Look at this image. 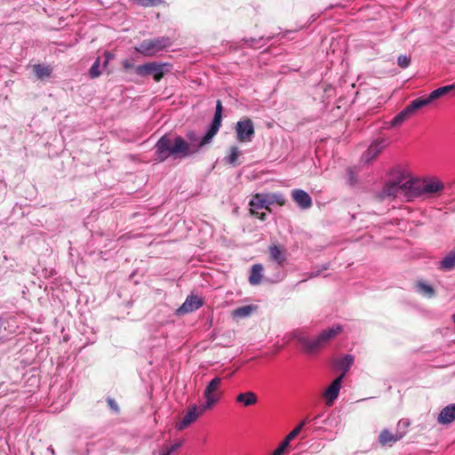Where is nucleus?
Here are the masks:
<instances>
[{"instance_id": "f257e3e1", "label": "nucleus", "mask_w": 455, "mask_h": 455, "mask_svg": "<svg viewBox=\"0 0 455 455\" xmlns=\"http://www.w3.org/2000/svg\"><path fill=\"white\" fill-rule=\"evenodd\" d=\"M155 148L159 162L171 156L181 159L193 156L192 147L187 144L185 138L176 134H164L158 140Z\"/></svg>"}, {"instance_id": "f03ea898", "label": "nucleus", "mask_w": 455, "mask_h": 455, "mask_svg": "<svg viewBox=\"0 0 455 455\" xmlns=\"http://www.w3.org/2000/svg\"><path fill=\"white\" fill-rule=\"evenodd\" d=\"M222 111V103L220 100H218L216 102L214 117L206 134L201 139L197 137L195 132H189L186 134L185 140L187 144L192 147L193 155L199 152L200 148H202L204 146L209 144L212 138L217 134L221 126Z\"/></svg>"}, {"instance_id": "7ed1b4c3", "label": "nucleus", "mask_w": 455, "mask_h": 455, "mask_svg": "<svg viewBox=\"0 0 455 455\" xmlns=\"http://www.w3.org/2000/svg\"><path fill=\"white\" fill-rule=\"evenodd\" d=\"M342 331L340 325L332 326L330 329L323 330L316 338L310 339L301 336L299 342L303 347V350L307 354H315L323 349L331 339L336 338Z\"/></svg>"}, {"instance_id": "20e7f679", "label": "nucleus", "mask_w": 455, "mask_h": 455, "mask_svg": "<svg viewBox=\"0 0 455 455\" xmlns=\"http://www.w3.org/2000/svg\"><path fill=\"white\" fill-rule=\"evenodd\" d=\"M411 196L412 200L416 197L436 196L444 189L443 183L436 177H427L423 179H411Z\"/></svg>"}, {"instance_id": "39448f33", "label": "nucleus", "mask_w": 455, "mask_h": 455, "mask_svg": "<svg viewBox=\"0 0 455 455\" xmlns=\"http://www.w3.org/2000/svg\"><path fill=\"white\" fill-rule=\"evenodd\" d=\"M411 179H407L403 174L399 175L395 180L389 181L383 188L385 196H404L407 201H411Z\"/></svg>"}, {"instance_id": "423d86ee", "label": "nucleus", "mask_w": 455, "mask_h": 455, "mask_svg": "<svg viewBox=\"0 0 455 455\" xmlns=\"http://www.w3.org/2000/svg\"><path fill=\"white\" fill-rule=\"evenodd\" d=\"M276 204L283 206L286 204L285 196L281 193L256 194L252 196L250 205L252 208L266 209L270 212V205Z\"/></svg>"}, {"instance_id": "0eeeda50", "label": "nucleus", "mask_w": 455, "mask_h": 455, "mask_svg": "<svg viewBox=\"0 0 455 455\" xmlns=\"http://www.w3.org/2000/svg\"><path fill=\"white\" fill-rule=\"evenodd\" d=\"M171 44L172 41L169 37L162 36L143 40L135 49L144 56H153L158 52L171 46Z\"/></svg>"}, {"instance_id": "6e6552de", "label": "nucleus", "mask_w": 455, "mask_h": 455, "mask_svg": "<svg viewBox=\"0 0 455 455\" xmlns=\"http://www.w3.org/2000/svg\"><path fill=\"white\" fill-rule=\"evenodd\" d=\"M172 66L168 63L148 62L135 68L139 76H152L156 82H160L164 74L170 72Z\"/></svg>"}, {"instance_id": "1a4fd4ad", "label": "nucleus", "mask_w": 455, "mask_h": 455, "mask_svg": "<svg viewBox=\"0 0 455 455\" xmlns=\"http://www.w3.org/2000/svg\"><path fill=\"white\" fill-rule=\"evenodd\" d=\"M222 379L220 377L212 379L204 391V397L205 403L203 404V410H210L220 398L221 393L219 388L221 385Z\"/></svg>"}, {"instance_id": "9d476101", "label": "nucleus", "mask_w": 455, "mask_h": 455, "mask_svg": "<svg viewBox=\"0 0 455 455\" xmlns=\"http://www.w3.org/2000/svg\"><path fill=\"white\" fill-rule=\"evenodd\" d=\"M236 139L240 142H250L255 133L253 122L245 117L236 123L235 125Z\"/></svg>"}, {"instance_id": "9b49d317", "label": "nucleus", "mask_w": 455, "mask_h": 455, "mask_svg": "<svg viewBox=\"0 0 455 455\" xmlns=\"http://www.w3.org/2000/svg\"><path fill=\"white\" fill-rule=\"evenodd\" d=\"M207 410H203V404L198 407L196 404L190 405L188 409L187 413L184 415L182 419L176 424V428L178 430H183L192 423L196 421V419L204 414Z\"/></svg>"}, {"instance_id": "f8f14e48", "label": "nucleus", "mask_w": 455, "mask_h": 455, "mask_svg": "<svg viewBox=\"0 0 455 455\" xmlns=\"http://www.w3.org/2000/svg\"><path fill=\"white\" fill-rule=\"evenodd\" d=\"M342 379H343V374H341L338 378H336L324 391L323 395L326 399L327 405H331L333 403L334 400L338 397L340 387H341Z\"/></svg>"}, {"instance_id": "ddd939ff", "label": "nucleus", "mask_w": 455, "mask_h": 455, "mask_svg": "<svg viewBox=\"0 0 455 455\" xmlns=\"http://www.w3.org/2000/svg\"><path fill=\"white\" fill-rule=\"evenodd\" d=\"M203 299L195 295H189L182 306L178 309V314L184 315L193 312L203 306Z\"/></svg>"}, {"instance_id": "4468645a", "label": "nucleus", "mask_w": 455, "mask_h": 455, "mask_svg": "<svg viewBox=\"0 0 455 455\" xmlns=\"http://www.w3.org/2000/svg\"><path fill=\"white\" fill-rule=\"evenodd\" d=\"M268 252L270 259L276 262L279 266H283L287 259L286 250L282 245H270Z\"/></svg>"}, {"instance_id": "2eb2a0df", "label": "nucleus", "mask_w": 455, "mask_h": 455, "mask_svg": "<svg viewBox=\"0 0 455 455\" xmlns=\"http://www.w3.org/2000/svg\"><path fill=\"white\" fill-rule=\"evenodd\" d=\"M293 201L302 209H308L312 206V199L310 196L301 189H294L291 191Z\"/></svg>"}, {"instance_id": "dca6fc26", "label": "nucleus", "mask_w": 455, "mask_h": 455, "mask_svg": "<svg viewBox=\"0 0 455 455\" xmlns=\"http://www.w3.org/2000/svg\"><path fill=\"white\" fill-rule=\"evenodd\" d=\"M455 419V403L444 407L439 413L438 422L440 424H450Z\"/></svg>"}, {"instance_id": "f3484780", "label": "nucleus", "mask_w": 455, "mask_h": 455, "mask_svg": "<svg viewBox=\"0 0 455 455\" xmlns=\"http://www.w3.org/2000/svg\"><path fill=\"white\" fill-rule=\"evenodd\" d=\"M384 148V140L375 141L371 143L364 154L366 162H369L377 157L382 152Z\"/></svg>"}, {"instance_id": "a211bd4d", "label": "nucleus", "mask_w": 455, "mask_h": 455, "mask_svg": "<svg viewBox=\"0 0 455 455\" xmlns=\"http://www.w3.org/2000/svg\"><path fill=\"white\" fill-rule=\"evenodd\" d=\"M236 402L243 404L244 406H251L257 403L258 396L252 391L241 393L236 396Z\"/></svg>"}, {"instance_id": "6ab92c4d", "label": "nucleus", "mask_w": 455, "mask_h": 455, "mask_svg": "<svg viewBox=\"0 0 455 455\" xmlns=\"http://www.w3.org/2000/svg\"><path fill=\"white\" fill-rule=\"evenodd\" d=\"M455 268V249L451 251L440 262L438 269L451 271Z\"/></svg>"}, {"instance_id": "aec40b11", "label": "nucleus", "mask_w": 455, "mask_h": 455, "mask_svg": "<svg viewBox=\"0 0 455 455\" xmlns=\"http://www.w3.org/2000/svg\"><path fill=\"white\" fill-rule=\"evenodd\" d=\"M403 435L401 434H391L388 430L384 429L380 432L379 435V442L382 446H385L391 443H395L402 439Z\"/></svg>"}, {"instance_id": "412c9836", "label": "nucleus", "mask_w": 455, "mask_h": 455, "mask_svg": "<svg viewBox=\"0 0 455 455\" xmlns=\"http://www.w3.org/2000/svg\"><path fill=\"white\" fill-rule=\"evenodd\" d=\"M432 103V100L429 99V96L419 97L411 101L409 105H407L408 108L411 109V112L413 116L416 114L418 110L420 108L429 105Z\"/></svg>"}, {"instance_id": "4be33fe9", "label": "nucleus", "mask_w": 455, "mask_h": 455, "mask_svg": "<svg viewBox=\"0 0 455 455\" xmlns=\"http://www.w3.org/2000/svg\"><path fill=\"white\" fill-rule=\"evenodd\" d=\"M432 103V100L429 99V96L419 97L411 101L409 105H407L408 108L411 109V112L413 116L416 114L418 110L420 108L429 105Z\"/></svg>"}, {"instance_id": "5701e85b", "label": "nucleus", "mask_w": 455, "mask_h": 455, "mask_svg": "<svg viewBox=\"0 0 455 455\" xmlns=\"http://www.w3.org/2000/svg\"><path fill=\"white\" fill-rule=\"evenodd\" d=\"M413 116L411 109L406 106L400 113H398L391 121L390 126L395 127L401 125L404 121Z\"/></svg>"}, {"instance_id": "b1692460", "label": "nucleus", "mask_w": 455, "mask_h": 455, "mask_svg": "<svg viewBox=\"0 0 455 455\" xmlns=\"http://www.w3.org/2000/svg\"><path fill=\"white\" fill-rule=\"evenodd\" d=\"M451 92H455V84H449L445 86H442L434 90L428 96L429 99L433 101L440 99L441 97L450 93Z\"/></svg>"}, {"instance_id": "393cba45", "label": "nucleus", "mask_w": 455, "mask_h": 455, "mask_svg": "<svg viewBox=\"0 0 455 455\" xmlns=\"http://www.w3.org/2000/svg\"><path fill=\"white\" fill-rule=\"evenodd\" d=\"M263 267L260 264H255L251 267V275L249 277V282L251 284L256 285L261 282Z\"/></svg>"}, {"instance_id": "a878e982", "label": "nucleus", "mask_w": 455, "mask_h": 455, "mask_svg": "<svg viewBox=\"0 0 455 455\" xmlns=\"http://www.w3.org/2000/svg\"><path fill=\"white\" fill-rule=\"evenodd\" d=\"M256 307L251 305L243 306L232 311L233 317L244 318L249 316Z\"/></svg>"}, {"instance_id": "bb28decb", "label": "nucleus", "mask_w": 455, "mask_h": 455, "mask_svg": "<svg viewBox=\"0 0 455 455\" xmlns=\"http://www.w3.org/2000/svg\"><path fill=\"white\" fill-rule=\"evenodd\" d=\"M33 70L38 79L48 77L52 74V68L49 66H44L41 64L34 65Z\"/></svg>"}, {"instance_id": "cd10ccee", "label": "nucleus", "mask_w": 455, "mask_h": 455, "mask_svg": "<svg viewBox=\"0 0 455 455\" xmlns=\"http://www.w3.org/2000/svg\"><path fill=\"white\" fill-rule=\"evenodd\" d=\"M354 363V356L351 355H347L338 362L339 366L343 370V376L345 373L350 369L351 365Z\"/></svg>"}, {"instance_id": "c85d7f7f", "label": "nucleus", "mask_w": 455, "mask_h": 455, "mask_svg": "<svg viewBox=\"0 0 455 455\" xmlns=\"http://www.w3.org/2000/svg\"><path fill=\"white\" fill-rule=\"evenodd\" d=\"M240 154H241V152L239 151L237 147H235V146L231 147L230 153L226 157L227 163L231 165H235Z\"/></svg>"}, {"instance_id": "c756f323", "label": "nucleus", "mask_w": 455, "mask_h": 455, "mask_svg": "<svg viewBox=\"0 0 455 455\" xmlns=\"http://www.w3.org/2000/svg\"><path fill=\"white\" fill-rule=\"evenodd\" d=\"M100 59L97 58L91 68L89 69V76L91 78H97L101 75L100 70Z\"/></svg>"}, {"instance_id": "7c9ffc66", "label": "nucleus", "mask_w": 455, "mask_h": 455, "mask_svg": "<svg viewBox=\"0 0 455 455\" xmlns=\"http://www.w3.org/2000/svg\"><path fill=\"white\" fill-rule=\"evenodd\" d=\"M418 287L420 292L424 293L428 297H432L435 294V290L428 284H426L424 283H419Z\"/></svg>"}, {"instance_id": "2f4dec72", "label": "nucleus", "mask_w": 455, "mask_h": 455, "mask_svg": "<svg viewBox=\"0 0 455 455\" xmlns=\"http://www.w3.org/2000/svg\"><path fill=\"white\" fill-rule=\"evenodd\" d=\"M290 443L284 439L280 445L274 451L273 455H283Z\"/></svg>"}, {"instance_id": "473e14b6", "label": "nucleus", "mask_w": 455, "mask_h": 455, "mask_svg": "<svg viewBox=\"0 0 455 455\" xmlns=\"http://www.w3.org/2000/svg\"><path fill=\"white\" fill-rule=\"evenodd\" d=\"M411 59L405 55L398 57L397 63L402 68H405L410 65Z\"/></svg>"}, {"instance_id": "72a5a7b5", "label": "nucleus", "mask_w": 455, "mask_h": 455, "mask_svg": "<svg viewBox=\"0 0 455 455\" xmlns=\"http://www.w3.org/2000/svg\"><path fill=\"white\" fill-rule=\"evenodd\" d=\"M107 403L109 406V408L112 411H114L116 413H119L120 412V408H119L117 403L113 398L108 397L107 398Z\"/></svg>"}, {"instance_id": "f704fd0d", "label": "nucleus", "mask_w": 455, "mask_h": 455, "mask_svg": "<svg viewBox=\"0 0 455 455\" xmlns=\"http://www.w3.org/2000/svg\"><path fill=\"white\" fill-rule=\"evenodd\" d=\"M299 433V427H295L287 435V436L284 439L291 443V441H292Z\"/></svg>"}, {"instance_id": "c9c22d12", "label": "nucleus", "mask_w": 455, "mask_h": 455, "mask_svg": "<svg viewBox=\"0 0 455 455\" xmlns=\"http://www.w3.org/2000/svg\"><path fill=\"white\" fill-rule=\"evenodd\" d=\"M257 208H251L250 212H251V215H256L260 220H266V217H267V214L265 212H261V213H259L257 212L255 210Z\"/></svg>"}, {"instance_id": "e433bc0d", "label": "nucleus", "mask_w": 455, "mask_h": 455, "mask_svg": "<svg viewBox=\"0 0 455 455\" xmlns=\"http://www.w3.org/2000/svg\"><path fill=\"white\" fill-rule=\"evenodd\" d=\"M122 65L124 69H131L134 68L133 63L130 60H123Z\"/></svg>"}, {"instance_id": "4c0bfd02", "label": "nucleus", "mask_w": 455, "mask_h": 455, "mask_svg": "<svg viewBox=\"0 0 455 455\" xmlns=\"http://www.w3.org/2000/svg\"><path fill=\"white\" fill-rule=\"evenodd\" d=\"M180 446H181V443H177L175 444H172V445H170V446H166V447L170 451V452L172 453L177 449H179Z\"/></svg>"}, {"instance_id": "58836bf2", "label": "nucleus", "mask_w": 455, "mask_h": 455, "mask_svg": "<svg viewBox=\"0 0 455 455\" xmlns=\"http://www.w3.org/2000/svg\"><path fill=\"white\" fill-rule=\"evenodd\" d=\"M104 55H105V61L103 63V67H107L109 60L112 58V55L109 52H106L104 53Z\"/></svg>"}, {"instance_id": "ea45409f", "label": "nucleus", "mask_w": 455, "mask_h": 455, "mask_svg": "<svg viewBox=\"0 0 455 455\" xmlns=\"http://www.w3.org/2000/svg\"><path fill=\"white\" fill-rule=\"evenodd\" d=\"M307 422H308L307 418L303 419L296 427H299V431L301 432L302 428L305 427Z\"/></svg>"}, {"instance_id": "a19ab883", "label": "nucleus", "mask_w": 455, "mask_h": 455, "mask_svg": "<svg viewBox=\"0 0 455 455\" xmlns=\"http://www.w3.org/2000/svg\"><path fill=\"white\" fill-rule=\"evenodd\" d=\"M307 422H308L307 418L303 419L296 427H299V431L301 432L302 428L305 427Z\"/></svg>"}, {"instance_id": "79ce46f5", "label": "nucleus", "mask_w": 455, "mask_h": 455, "mask_svg": "<svg viewBox=\"0 0 455 455\" xmlns=\"http://www.w3.org/2000/svg\"><path fill=\"white\" fill-rule=\"evenodd\" d=\"M307 422H308L307 418L303 419L296 427H299V431L301 432L302 428L305 427Z\"/></svg>"}, {"instance_id": "37998d69", "label": "nucleus", "mask_w": 455, "mask_h": 455, "mask_svg": "<svg viewBox=\"0 0 455 455\" xmlns=\"http://www.w3.org/2000/svg\"><path fill=\"white\" fill-rule=\"evenodd\" d=\"M307 422H308L307 418L303 419L296 427H299V431L301 432L302 428L305 427Z\"/></svg>"}, {"instance_id": "c03bdc74", "label": "nucleus", "mask_w": 455, "mask_h": 455, "mask_svg": "<svg viewBox=\"0 0 455 455\" xmlns=\"http://www.w3.org/2000/svg\"><path fill=\"white\" fill-rule=\"evenodd\" d=\"M307 422H308L307 418L303 419L296 427H299V431L301 432L302 428L305 427Z\"/></svg>"}, {"instance_id": "a18cd8bd", "label": "nucleus", "mask_w": 455, "mask_h": 455, "mask_svg": "<svg viewBox=\"0 0 455 455\" xmlns=\"http://www.w3.org/2000/svg\"><path fill=\"white\" fill-rule=\"evenodd\" d=\"M307 422H308L307 418L303 419L296 427H299V431L301 432L302 428L305 427Z\"/></svg>"}, {"instance_id": "49530a36", "label": "nucleus", "mask_w": 455, "mask_h": 455, "mask_svg": "<svg viewBox=\"0 0 455 455\" xmlns=\"http://www.w3.org/2000/svg\"><path fill=\"white\" fill-rule=\"evenodd\" d=\"M172 453L167 449V447L163 448V450L160 452V455H171Z\"/></svg>"}, {"instance_id": "de8ad7c7", "label": "nucleus", "mask_w": 455, "mask_h": 455, "mask_svg": "<svg viewBox=\"0 0 455 455\" xmlns=\"http://www.w3.org/2000/svg\"><path fill=\"white\" fill-rule=\"evenodd\" d=\"M452 320L455 323V314L452 315Z\"/></svg>"}]
</instances>
